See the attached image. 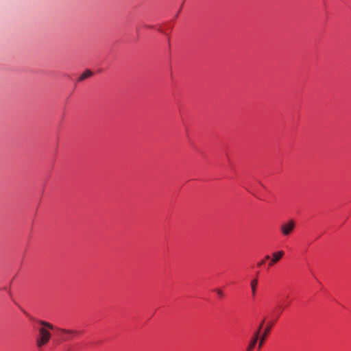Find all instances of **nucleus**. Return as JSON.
<instances>
[{"label":"nucleus","mask_w":351,"mask_h":351,"mask_svg":"<svg viewBox=\"0 0 351 351\" xmlns=\"http://www.w3.org/2000/svg\"><path fill=\"white\" fill-rule=\"evenodd\" d=\"M258 339H259V337H258V332H255L254 335V337L251 339V341L250 342V344H249L246 351H252V350L255 347V346H256Z\"/></svg>","instance_id":"423d86ee"},{"label":"nucleus","mask_w":351,"mask_h":351,"mask_svg":"<svg viewBox=\"0 0 351 351\" xmlns=\"http://www.w3.org/2000/svg\"><path fill=\"white\" fill-rule=\"evenodd\" d=\"M271 326L272 325L270 324V325H268L265 328V330H264V332L263 334L262 335V336L260 338V341H259V343H258V348L260 349L262 346L263 345L264 342H265V340L267 337V335L269 333V331L271 328Z\"/></svg>","instance_id":"39448f33"},{"label":"nucleus","mask_w":351,"mask_h":351,"mask_svg":"<svg viewBox=\"0 0 351 351\" xmlns=\"http://www.w3.org/2000/svg\"><path fill=\"white\" fill-rule=\"evenodd\" d=\"M93 75V72L90 70H86L80 77L78 81L81 82L84 80L85 79Z\"/></svg>","instance_id":"6e6552de"},{"label":"nucleus","mask_w":351,"mask_h":351,"mask_svg":"<svg viewBox=\"0 0 351 351\" xmlns=\"http://www.w3.org/2000/svg\"><path fill=\"white\" fill-rule=\"evenodd\" d=\"M295 227V222L293 219H289L284 222L280 227V230L282 234L285 237H289Z\"/></svg>","instance_id":"f03ea898"},{"label":"nucleus","mask_w":351,"mask_h":351,"mask_svg":"<svg viewBox=\"0 0 351 351\" xmlns=\"http://www.w3.org/2000/svg\"><path fill=\"white\" fill-rule=\"evenodd\" d=\"M263 324H264V320L261 323V324L259 325V327L257 329V330L256 332H258V336L260 335V332L262 329V327L263 326Z\"/></svg>","instance_id":"9d476101"},{"label":"nucleus","mask_w":351,"mask_h":351,"mask_svg":"<svg viewBox=\"0 0 351 351\" xmlns=\"http://www.w3.org/2000/svg\"><path fill=\"white\" fill-rule=\"evenodd\" d=\"M56 330L65 335V336H64L62 337V339L64 341L69 340L75 336L80 335L82 332L80 330L66 329V328H56Z\"/></svg>","instance_id":"7ed1b4c3"},{"label":"nucleus","mask_w":351,"mask_h":351,"mask_svg":"<svg viewBox=\"0 0 351 351\" xmlns=\"http://www.w3.org/2000/svg\"><path fill=\"white\" fill-rule=\"evenodd\" d=\"M265 261H267V260L265 258L263 260L261 261L259 263H258V266L261 267L263 265H264L265 263Z\"/></svg>","instance_id":"9b49d317"},{"label":"nucleus","mask_w":351,"mask_h":351,"mask_svg":"<svg viewBox=\"0 0 351 351\" xmlns=\"http://www.w3.org/2000/svg\"><path fill=\"white\" fill-rule=\"evenodd\" d=\"M257 286H258V279L254 278V279L252 280V281L250 282V287H251V289H252V295L254 298L256 296V294Z\"/></svg>","instance_id":"0eeeda50"},{"label":"nucleus","mask_w":351,"mask_h":351,"mask_svg":"<svg viewBox=\"0 0 351 351\" xmlns=\"http://www.w3.org/2000/svg\"><path fill=\"white\" fill-rule=\"evenodd\" d=\"M38 323L43 327L38 328L39 335L36 339V345L38 348H41L49 343L51 337V334L48 329L53 330L54 327L46 321L38 320Z\"/></svg>","instance_id":"f257e3e1"},{"label":"nucleus","mask_w":351,"mask_h":351,"mask_svg":"<svg viewBox=\"0 0 351 351\" xmlns=\"http://www.w3.org/2000/svg\"><path fill=\"white\" fill-rule=\"evenodd\" d=\"M215 291V292L217 293V295L219 297H223V292L221 289H217Z\"/></svg>","instance_id":"1a4fd4ad"},{"label":"nucleus","mask_w":351,"mask_h":351,"mask_svg":"<svg viewBox=\"0 0 351 351\" xmlns=\"http://www.w3.org/2000/svg\"><path fill=\"white\" fill-rule=\"evenodd\" d=\"M285 255V252L282 250H280L278 252H275L272 253V257L269 255H266L265 256V259L269 260V267H272L275 264H276Z\"/></svg>","instance_id":"20e7f679"}]
</instances>
